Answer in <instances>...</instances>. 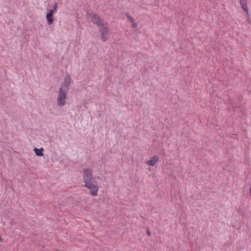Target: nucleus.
I'll return each mask as SVG.
<instances>
[{
  "instance_id": "nucleus-7",
  "label": "nucleus",
  "mask_w": 251,
  "mask_h": 251,
  "mask_svg": "<svg viewBox=\"0 0 251 251\" xmlns=\"http://www.w3.org/2000/svg\"><path fill=\"white\" fill-rule=\"evenodd\" d=\"M158 161L159 157L155 155L151 157L149 160L147 161L146 164L149 166H154Z\"/></svg>"
},
{
  "instance_id": "nucleus-4",
  "label": "nucleus",
  "mask_w": 251,
  "mask_h": 251,
  "mask_svg": "<svg viewBox=\"0 0 251 251\" xmlns=\"http://www.w3.org/2000/svg\"><path fill=\"white\" fill-rule=\"evenodd\" d=\"M71 82V78L70 75H66L64 78L63 82L61 84L59 90L63 91H69V87L70 86Z\"/></svg>"
},
{
  "instance_id": "nucleus-2",
  "label": "nucleus",
  "mask_w": 251,
  "mask_h": 251,
  "mask_svg": "<svg viewBox=\"0 0 251 251\" xmlns=\"http://www.w3.org/2000/svg\"><path fill=\"white\" fill-rule=\"evenodd\" d=\"M68 92L59 90L57 97L56 102L59 107H63L66 104V100Z\"/></svg>"
},
{
  "instance_id": "nucleus-13",
  "label": "nucleus",
  "mask_w": 251,
  "mask_h": 251,
  "mask_svg": "<svg viewBox=\"0 0 251 251\" xmlns=\"http://www.w3.org/2000/svg\"><path fill=\"white\" fill-rule=\"evenodd\" d=\"M55 13L54 11H53L52 9L48 10L47 14H50L53 16V14Z\"/></svg>"
},
{
  "instance_id": "nucleus-15",
  "label": "nucleus",
  "mask_w": 251,
  "mask_h": 251,
  "mask_svg": "<svg viewBox=\"0 0 251 251\" xmlns=\"http://www.w3.org/2000/svg\"><path fill=\"white\" fill-rule=\"evenodd\" d=\"M147 234L148 235H150V232L149 230L147 231Z\"/></svg>"
},
{
  "instance_id": "nucleus-11",
  "label": "nucleus",
  "mask_w": 251,
  "mask_h": 251,
  "mask_svg": "<svg viewBox=\"0 0 251 251\" xmlns=\"http://www.w3.org/2000/svg\"><path fill=\"white\" fill-rule=\"evenodd\" d=\"M126 15L127 18L129 20V21L131 23H134L135 20L130 15H129L128 13H126Z\"/></svg>"
},
{
  "instance_id": "nucleus-5",
  "label": "nucleus",
  "mask_w": 251,
  "mask_h": 251,
  "mask_svg": "<svg viewBox=\"0 0 251 251\" xmlns=\"http://www.w3.org/2000/svg\"><path fill=\"white\" fill-rule=\"evenodd\" d=\"M88 15L90 18L91 21L93 23L95 24L98 26H101L103 24H104L101 19L97 14L94 13H88Z\"/></svg>"
},
{
  "instance_id": "nucleus-3",
  "label": "nucleus",
  "mask_w": 251,
  "mask_h": 251,
  "mask_svg": "<svg viewBox=\"0 0 251 251\" xmlns=\"http://www.w3.org/2000/svg\"><path fill=\"white\" fill-rule=\"evenodd\" d=\"M100 34V38L103 42H105L107 40L108 35L109 33V28L106 26L104 24L101 26H98Z\"/></svg>"
},
{
  "instance_id": "nucleus-10",
  "label": "nucleus",
  "mask_w": 251,
  "mask_h": 251,
  "mask_svg": "<svg viewBox=\"0 0 251 251\" xmlns=\"http://www.w3.org/2000/svg\"><path fill=\"white\" fill-rule=\"evenodd\" d=\"M46 19L47 21V23L49 25H50L52 24L53 22L52 15L47 14Z\"/></svg>"
},
{
  "instance_id": "nucleus-16",
  "label": "nucleus",
  "mask_w": 251,
  "mask_h": 251,
  "mask_svg": "<svg viewBox=\"0 0 251 251\" xmlns=\"http://www.w3.org/2000/svg\"><path fill=\"white\" fill-rule=\"evenodd\" d=\"M1 240H1V237H0V241H1Z\"/></svg>"
},
{
  "instance_id": "nucleus-14",
  "label": "nucleus",
  "mask_w": 251,
  "mask_h": 251,
  "mask_svg": "<svg viewBox=\"0 0 251 251\" xmlns=\"http://www.w3.org/2000/svg\"><path fill=\"white\" fill-rule=\"evenodd\" d=\"M132 23V27L134 28H137L138 27V25L137 23H136L135 22V21L134 22V23Z\"/></svg>"
},
{
  "instance_id": "nucleus-1",
  "label": "nucleus",
  "mask_w": 251,
  "mask_h": 251,
  "mask_svg": "<svg viewBox=\"0 0 251 251\" xmlns=\"http://www.w3.org/2000/svg\"><path fill=\"white\" fill-rule=\"evenodd\" d=\"M94 179H91L84 182L85 183L84 186L90 191L91 195L96 196L98 195L99 187L98 185L94 182Z\"/></svg>"
},
{
  "instance_id": "nucleus-12",
  "label": "nucleus",
  "mask_w": 251,
  "mask_h": 251,
  "mask_svg": "<svg viewBox=\"0 0 251 251\" xmlns=\"http://www.w3.org/2000/svg\"><path fill=\"white\" fill-rule=\"evenodd\" d=\"M57 7H58V3L57 2H55L54 4V5L52 7V10L53 11H54V12H55V11L56 10V9H57Z\"/></svg>"
},
{
  "instance_id": "nucleus-9",
  "label": "nucleus",
  "mask_w": 251,
  "mask_h": 251,
  "mask_svg": "<svg viewBox=\"0 0 251 251\" xmlns=\"http://www.w3.org/2000/svg\"><path fill=\"white\" fill-rule=\"evenodd\" d=\"M43 150V148L38 149L37 148H35L34 149V151L35 152V153L37 156H42L43 155V154L42 153Z\"/></svg>"
},
{
  "instance_id": "nucleus-6",
  "label": "nucleus",
  "mask_w": 251,
  "mask_h": 251,
  "mask_svg": "<svg viewBox=\"0 0 251 251\" xmlns=\"http://www.w3.org/2000/svg\"><path fill=\"white\" fill-rule=\"evenodd\" d=\"M82 176L83 182L87 181L89 180L94 179L93 177L92 170L89 168H86L83 170Z\"/></svg>"
},
{
  "instance_id": "nucleus-8",
  "label": "nucleus",
  "mask_w": 251,
  "mask_h": 251,
  "mask_svg": "<svg viewBox=\"0 0 251 251\" xmlns=\"http://www.w3.org/2000/svg\"><path fill=\"white\" fill-rule=\"evenodd\" d=\"M240 4L243 10L248 14V0H240Z\"/></svg>"
}]
</instances>
